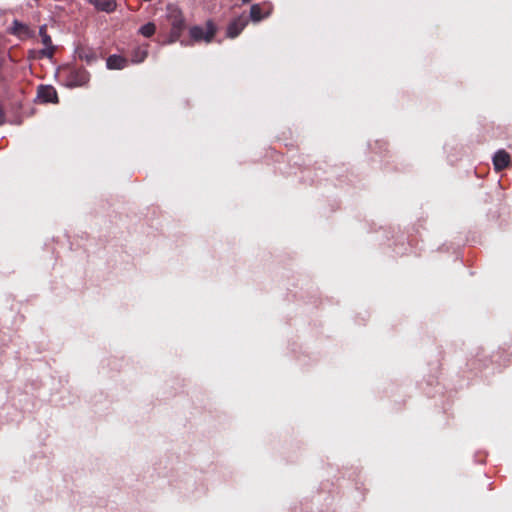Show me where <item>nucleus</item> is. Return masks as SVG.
I'll use <instances>...</instances> for the list:
<instances>
[{
	"label": "nucleus",
	"instance_id": "nucleus-1",
	"mask_svg": "<svg viewBox=\"0 0 512 512\" xmlns=\"http://www.w3.org/2000/svg\"><path fill=\"white\" fill-rule=\"evenodd\" d=\"M167 20L171 26L167 43L178 41L186 29V21L181 9L174 5L167 6Z\"/></svg>",
	"mask_w": 512,
	"mask_h": 512
},
{
	"label": "nucleus",
	"instance_id": "nucleus-2",
	"mask_svg": "<svg viewBox=\"0 0 512 512\" xmlns=\"http://www.w3.org/2000/svg\"><path fill=\"white\" fill-rule=\"evenodd\" d=\"M90 81V73L83 67H69L65 69V82L68 87L86 86Z\"/></svg>",
	"mask_w": 512,
	"mask_h": 512
},
{
	"label": "nucleus",
	"instance_id": "nucleus-3",
	"mask_svg": "<svg viewBox=\"0 0 512 512\" xmlns=\"http://www.w3.org/2000/svg\"><path fill=\"white\" fill-rule=\"evenodd\" d=\"M216 31L217 29L215 24L211 20H208L205 27L198 25L192 26L189 29V34L194 42L204 41L206 43H210L213 40Z\"/></svg>",
	"mask_w": 512,
	"mask_h": 512
},
{
	"label": "nucleus",
	"instance_id": "nucleus-4",
	"mask_svg": "<svg viewBox=\"0 0 512 512\" xmlns=\"http://www.w3.org/2000/svg\"><path fill=\"white\" fill-rule=\"evenodd\" d=\"M39 35L41 37L42 43L45 46L44 49L38 51V58H48L51 59L55 54V46L52 43L51 37L47 34V26L42 25L39 28Z\"/></svg>",
	"mask_w": 512,
	"mask_h": 512
},
{
	"label": "nucleus",
	"instance_id": "nucleus-5",
	"mask_svg": "<svg viewBox=\"0 0 512 512\" xmlns=\"http://www.w3.org/2000/svg\"><path fill=\"white\" fill-rule=\"evenodd\" d=\"M37 97L42 103H58V94L51 85H39L37 88Z\"/></svg>",
	"mask_w": 512,
	"mask_h": 512
},
{
	"label": "nucleus",
	"instance_id": "nucleus-6",
	"mask_svg": "<svg viewBox=\"0 0 512 512\" xmlns=\"http://www.w3.org/2000/svg\"><path fill=\"white\" fill-rule=\"evenodd\" d=\"M248 24V19L244 16H239L233 19L227 27L226 35L229 38H236L244 30Z\"/></svg>",
	"mask_w": 512,
	"mask_h": 512
},
{
	"label": "nucleus",
	"instance_id": "nucleus-7",
	"mask_svg": "<svg viewBox=\"0 0 512 512\" xmlns=\"http://www.w3.org/2000/svg\"><path fill=\"white\" fill-rule=\"evenodd\" d=\"M271 11L272 7L269 3L253 4L250 8V18L253 22H259L268 17Z\"/></svg>",
	"mask_w": 512,
	"mask_h": 512
},
{
	"label": "nucleus",
	"instance_id": "nucleus-8",
	"mask_svg": "<svg viewBox=\"0 0 512 512\" xmlns=\"http://www.w3.org/2000/svg\"><path fill=\"white\" fill-rule=\"evenodd\" d=\"M10 33L17 36L20 39L32 38L34 36V31L31 30L28 25L18 20H14L12 22Z\"/></svg>",
	"mask_w": 512,
	"mask_h": 512
},
{
	"label": "nucleus",
	"instance_id": "nucleus-9",
	"mask_svg": "<svg viewBox=\"0 0 512 512\" xmlns=\"http://www.w3.org/2000/svg\"><path fill=\"white\" fill-rule=\"evenodd\" d=\"M493 164L496 171H502L511 166V157L506 151L499 150L493 157Z\"/></svg>",
	"mask_w": 512,
	"mask_h": 512
},
{
	"label": "nucleus",
	"instance_id": "nucleus-10",
	"mask_svg": "<svg viewBox=\"0 0 512 512\" xmlns=\"http://www.w3.org/2000/svg\"><path fill=\"white\" fill-rule=\"evenodd\" d=\"M128 65V60L120 55H110L106 60V66L109 70H122Z\"/></svg>",
	"mask_w": 512,
	"mask_h": 512
},
{
	"label": "nucleus",
	"instance_id": "nucleus-11",
	"mask_svg": "<svg viewBox=\"0 0 512 512\" xmlns=\"http://www.w3.org/2000/svg\"><path fill=\"white\" fill-rule=\"evenodd\" d=\"M77 56L81 61H85L87 64H92L96 61V52L89 47H78L76 50Z\"/></svg>",
	"mask_w": 512,
	"mask_h": 512
},
{
	"label": "nucleus",
	"instance_id": "nucleus-12",
	"mask_svg": "<svg viewBox=\"0 0 512 512\" xmlns=\"http://www.w3.org/2000/svg\"><path fill=\"white\" fill-rule=\"evenodd\" d=\"M91 3L97 10L107 13L113 12L117 7L116 0H91Z\"/></svg>",
	"mask_w": 512,
	"mask_h": 512
},
{
	"label": "nucleus",
	"instance_id": "nucleus-13",
	"mask_svg": "<svg viewBox=\"0 0 512 512\" xmlns=\"http://www.w3.org/2000/svg\"><path fill=\"white\" fill-rule=\"evenodd\" d=\"M148 56V51L146 48L143 47H137L132 52V62L133 63H141L143 62Z\"/></svg>",
	"mask_w": 512,
	"mask_h": 512
},
{
	"label": "nucleus",
	"instance_id": "nucleus-14",
	"mask_svg": "<svg viewBox=\"0 0 512 512\" xmlns=\"http://www.w3.org/2000/svg\"><path fill=\"white\" fill-rule=\"evenodd\" d=\"M155 31L156 25L152 22L146 23L139 29V33L146 38H150L151 36H153L155 34Z\"/></svg>",
	"mask_w": 512,
	"mask_h": 512
},
{
	"label": "nucleus",
	"instance_id": "nucleus-15",
	"mask_svg": "<svg viewBox=\"0 0 512 512\" xmlns=\"http://www.w3.org/2000/svg\"><path fill=\"white\" fill-rule=\"evenodd\" d=\"M6 115L3 107L0 105V126L5 123Z\"/></svg>",
	"mask_w": 512,
	"mask_h": 512
},
{
	"label": "nucleus",
	"instance_id": "nucleus-16",
	"mask_svg": "<svg viewBox=\"0 0 512 512\" xmlns=\"http://www.w3.org/2000/svg\"><path fill=\"white\" fill-rule=\"evenodd\" d=\"M243 4L250 3L252 0H241Z\"/></svg>",
	"mask_w": 512,
	"mask_h": 512
}]
</instances>
